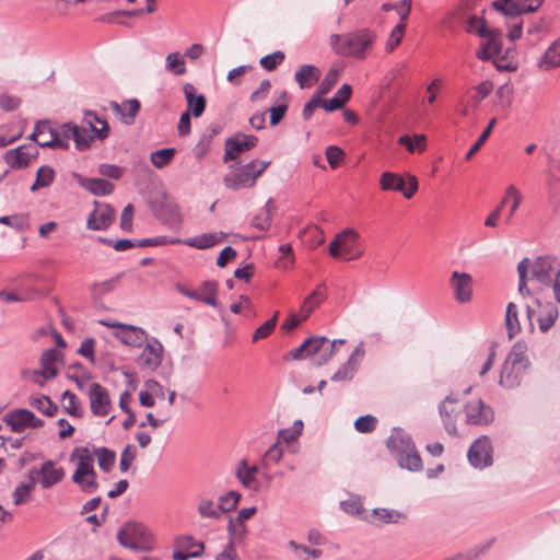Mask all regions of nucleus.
<instances>
[{
    "label": "nucleus",
    "mask_w": 560,
    "mask_h": 560,
    "mask_svg": "<svg viewBox=\"0 0 560 560\" xmlns=\"http://www.w3.org/2000/svg\"><path fill=\"white\" fill-rule=\"evenodd\" d=\"M555 259L549 256H539L534 261L524 258L518 262V292L523 296L530 294L527 287V281L537 283L535 289H540L541 285H549L552 281Z\"/></svg>",
    "instance_id": "obj_1"
},
{
    "label": "nucleus",
    "mask_w": 560,
    "mask_h": 560,
    "mask_svg": "<svg viewBox=\"0 0 560 560\" xmlns=\"http://www.w3.org/2000/svg\"><path fill=\"white\" fill-rule=\"evenodd\" d=\"M376 35L369 28H361L345 35L332 34L329 38L331 49L341 56L363 59L365 51L370 49Z\"/></svg>",
    "instance_id": "obj_2"
},
{
    "label": "nucleus",
    "mask_w": 560,
    "mask_h": 560,
    "mask_svg": "<svg viewBox=\"0 0 560 560\" xmlns=\"http://www.w3.org/2000/svg\"><path fill=\"white\" fill-rule=\"evenodd\" d=\"M388 447L395 452L399 467L409 471H418L422 468L421 457L407 433L395 430L388 440Z\"/></svg>",
    "instance_id": "obj_3"
},
{
    "label": "nucleus",
    "mask_w": 560,
    "mask_h": 560,
    "mask_svg": "<svg viewBox=\"0 0 560 560\" xmlns=\"http://www.w3.org/2000/svg\"><path fill=\"white\" fill-rule=\"evenodd\" d=\"M269 165L270 161L254 160L240 167H231V171L223 177V183L232 190L253 187Z\"/></svg>",
    "instance_id": "obj_4"
},
{
    "label": "nucleus",
    "mask_w": 560,
    "mask_h": 560,
    "mask_svg": "<svg viewBox=\"0 0 560 560\" xmlns=\"http://www.w3.org/2000/svg\"><path fill=\"white\" fill-rule=\"evenodd\" d=\"M527 366L528 361L523 351L514 347L502 366L499 380L500 385L506 388H513L520 385Z\"/></svg>",
    "instance_id": "obj_5"
},
{
    "label": "nucleus",
    "mask_w": 560,
    "mask_h": 560,
    "mask_svg": "<svg viewBox=\"0 0 560 560\" xmlns=\"http://www.w3.org/2000/svg\"><path fill=\"white\" fill-rule=\"evenodd\" d=\"M359 233L354 229H345L338 233L329 244V254L334 258L354 260L361 257L362 250L358 248Z\"/></svg>",
    "instance_id": "obj_6"
},
{
    "label": "nucleus",
    "mask_w": 560,
    "mask_h": 560,
    "mask_svg": "<svg viewBox=\"0 0 560 560\" xmlns=\"http://www.w3.org/2000/svg\"><path fill=\"white\" fill-rule=\"evenodd\" d=\"M119 544L128 549L136 551H147L150 549V533L139 523H127L117 533Z\"/></svg>",
    "instance_id": "obj_7"
},
{
    "label": "nucleus",
    "mask_w": 560,
    "mask_h": 560,
    "mask_svg": "<svg viewBox=\"0 0 560 560\" xmlns=\"http://www.w3.org/2000/svg\"><path fill=\"white\" fill-rule=\"evenodd\" d=\"M487 10L482 9L480 13H474L469 16L466 25V32L487 40L481 44L476 51V57L482 61L490 60V27L486 18Z\"/></svg>",
    "instance_id": "obj_8"
},
{
    "label": "nucleus",
    "mask_w": 560,
    "mask_h": 560,
    "mask_svg": "<svg viewBox=\"0 0 560 560\" xmlns=\"http://www.w3.org/2000/svg\"><path fill=\"white\" fill-rule=\"evenodd\" d=\"M544 0H514L510 7V15L512 22L509 24L508 37L514 42L522 36L523 21L520 16L524 13L536 12L542 4Z\"/></svg>",
    "instance_id": "obj_9"
},
{
    "label": "nucleus",
    "mask_w": 560,
    "mask_h": 560,
    "mask_svg": "<svg viewBox=\"0 0 560 560\" xmlns=\"http://www.w3.org/2000/svg\"><path fill=\"white\" fill-rule=\"evenodd\" d=\"M380 187L384 191H399L406 199H411L418 190V179L416 176L408 174L406 185L401 175L393 172H384L380 177Z\"/></svg>",
    "instance_id": "obj_10"
},
{
    "label": "nucleus",
    "mask_w": 560,
    "mask_h": 560,
    "mask_svg": "<svg viewBox=\"0 0 560 560\" xmlns=\"http://www.w3.org/2000/svg\"><path fill=\"white\" fill-rule=\"evenodd\" d=\"M100 324L108 328H114V336L126 346L141 347L147 339V332L138 326L109 319H101Z\"/></svg>",
    "instance_id": "obj_11"
},
{
    "label": "nucleus",
    "mask_w": 560,
    "mask_h": 560,
    "mask_svg": "<svg viewBox=\"0 0 560 560\" xmlns=\"http://www.w3.org/2000/svg\"><path fill=\"white\" fill-rule=\"evenodd\" d=\"M94 210L89 214L86 228L93 231H104L108 229L115 221L116 211L108 205L94 201Z\"/></svg>",
    "instance_id": "obj_12"
},
{
    "label": "nucleus",
    "mask_w": 560,
    "mask_h": 560,
    "mask_svg": "<svg viewBox=\"0 0 560 560\" xmlns=\"http://www.w3.org/2000/svg\"><path fill=\"white\" fill-rule=\"evenodd\" d=\"M448 282L456 302L465 304L472 300L474 279L469 273L453 271Z\"/></svg>",
    "instance_id": "obj_13"
},
{
    "label": "nucleus",
    "mask_w": 560,
    "mask_h": 560,
    "mask_svg": "<svg viewBox=\"0 0 560 560\" xmlns=\"http://www.w3.org/2000/svg\"><path fill=\"white\" fill-rule=\"evenodd\" d=\"M162 359L163 346L158 339L152 338L145 342L141 354L137 359V363L140 368L152 372L161 365Z\"/></svg>",
    "instance_id": "obj_14"
},
{
    "label": "nucleus",
    "mask_w": 560,
    "mask_h": 560,
    "mask_svg": "<svg viewBox=\"0 0 560 560\" xmlns=\"http://www.w3.org/2000/svg\"><path fill=\"white\" fill-rule=\"evenodd\" d=\"M70 462L77 464V468L72 475V482H80L81 476L93 475L94 455L85 446L75 447L70 455Z\"/></svg>",
    "instance_id": "obj_15"
},
{
    "label": "nucleus",
    "mask_w": 560,
    "mask_h": 560,
    "mask_svg": "<svg viewBox=\"0 0 560 560\" xmlns=\"http://www.w3.org/2000/svg\"><path fill=\"white\" fill-rule=\"evenodd\" d=\"M90 408L94 416L105 417L112 409L108 392L98 383H92L89 388Z\"/></svg>",
    "instance_id": "obj_16"
},
{
    "label": "nucleus",
    "mask_w": 560,
    "mask_h": 560,
    "mask_svg": "<svg viewBox=\"0 0 560 560\" xmlns=\"http://www.w3.org/2000/svg\"><path fill=\"white\" fill-rule=\"evenodd\" d=\"M469 464L478 469L490 465V439L482 435L477 439L469 447L467 453Z\"/></svg>",
    "instance_id": "obj_17"
},
{
    "label": "nucleus",
    "mask_w": 560,
    "mask_h": 560,
    "mask_svg": "<svg viewBox=\"0 0 560 560\" xmlns=\"http://www.w3.org/2000/svg\"><path fill=\"white\" fill-rule=\"evenodd\" d=\"M37 155L38 151L36 148L31 144H23L8 150L4 154V161L12 168H25Z\"/></svg>",
    "instance_id": "obj_18"
},
{
    "label": "nucleus",
    "mask_w": 560,
    "mask_h": 560,
    "mask_svg": "<svg viewBox=\"0 0 560 560\" xmlns=\"http://www.w3.org/2000/svg\"><path fill=\"white\" fill-rule=\"evenodd\" d=\"M257 142L258 138L256 136L244 133H238L226 139L224 162L235 160L240 153L254 148Z\"/></svg>",
    "instance_id": "obj_19"
},
{
    "label": "nucleus",
    "mask_w": 560,
    "mask_h": 560,
    "mask_svg": "<svg viewBox=\"0 0 560 560\" xmlns=\"http://www.w3.org/2000/svg\"><path fill=\"white\" fill-rule=\"evenodd\" d=\"M59 358V351L50 348L45 350L40 355V371H33L34 381L40 386L45 381L54 378L57 375L55 363Z\"/></svg>",
    "instance_id": "obj_20"
},
{
    "label": "nucleus",
    "mask_w": 560,
    "mask_h": 560,
    "mask_svg": "<svg viewBox=\"0 0 560 560\" xmlns=\"http://www.w3.org/2000/svg\"><path fill=\"white\" fill-rule=\"evenodd\" d=\"M176 288L183 295L189 299L201 301L212 307H215L218 305V283L215 281H205L201 284V290L203 294H197L196 290L189 289L182 284H177Z\"/></svg>",
    "instance_id": "obj_21"
},
{
    "label": "nucleus",
    "mask_w": 560,
    "mask_h": 560,
    "mask_svg": "<svg viewBox=\"0 0 560 560\" xmlns=\"http://www.w3.org/2000/svg\"><path fill=\"white\" fill-rule=\"evenodd\" d=\"M73 177L82 188L95 196H107L115 189L114 184L104 178H89L78 173H73Z\"/></svg>",
    "instance_id": "obj_22"
},
{
    "label": "nucleus",
    "mask_w": 560,
    "mask_h": 560,
    "mask_svg": "<svg viewBox=\"0 0 560 560\" xmlns=\"http://www.w3.org/2000/svg\"><path fill=\"white\" fill-rule=\"evenodd\" d=\"M183 92L187 103L186 113L194 115L196 118L200 117L206 109V96L203 94H197V90L191 83H185Z\"/></svg>",
    "instance_id": "obj_23"
},
{
    "label": "nucleus",
    "mask_w": 560,
    "mask_h": 560,
    "mask_svg": "<svg viewBox=\"0 0 560 560\" xmlns=\"http://www.w3.org/2000/svg\"><path fill=\"white\" fill-rule=\"evenodd\" d=\"M54 127L49 120L43 119L35 124L34 131L28 139L35 141L42 148L54 149Z\"/></svg>",
    "instance_id": "obj_24"
},
{
    "label": "nucleus",
    "mask_w": 560,
    "mask_h": 560,
    "mask_svg": "<svg viewBox=\"0 0 560 560\" xmlns=\"http://www.w3.org/2000/svg\"><path fill=\"white\" fill-rule=\"evenodd\" d=\"M34 419V413L27 409H15L3 417V421L15 433H21L30 428V421Z\"/></svg>",
    "instance_id": "obj_25"
},
{
    "label": "nucleus",
    "mask_w": 560,
    "mask_h": 560,
    "mask_svg": "<svg viewBox=\"0 0 560 560\" xmlns=\"http://www.w3.org/2000/svg\"><path fill=\"white\" fill-rule=\"evenodd\" d=\"M456 402L452 396H447L440 405V415L442 417L444 428L448 434L455 435L457 433L456 417L459 410L454 406Z\"/></svg>",
    "instance_id": "obj_26"
},
{
    "label": "nucleus",
    "mask_w": 560,
    "mask_h": 560,
    "mask_svg": "<svg viewBox=\"0 0 560 560\" xmlns=\"http://www.w3.org/2000/svg\"><path fill=\"white\" fill-rule=\"evenodd\" d=\"M521 200H522V197H521L518 190L514 186L508 187L505 196L501 200L500 206L495 210L492 211V228L495 226V220H497L500 211L504 207H509V214L506 217V223H508L511 220V218L513 217L516 209L518 208Z\"/></svg>",
    "instance_id": "obj_27"
},
{
    "label": "nucleus",
    "mask_w": 560,
    "mask_h": 560,
    "mask_svg": "<svg viewBox=\"0 0 560 560\" xmlns=\"http://www.w3.org/2000/svg\"><path fill=\"white\" fill-rule=\"evenodd\" d=\"M521 200H522V197H521L518 190L514 186L508 187L505 196L501 200L500 206L495 210L492 211V228L495 226V220H497L500 211L504 207H509V214L506 217V223H508L511 220V218L513 217L516 209L518 208Z\"/></svg>",
    "instance_id": "obj_28"
},
{
    "label": "nucleus",
    "mask_w": 560,
    "mask_h": 560,
    "mask_svg": "<svg viewBox=\"0 0 560 560\" xmlns=\"http://www.w3.org/2000/svg\"><path fill=\"white\" fill-rule=\"evenodd\" d=\"M328 340L325 337H311L306 339L301 346L291 350L289 357L292 360H301L306 357L315 354L320 350L322 345Z\"/></svg>",
    "instance_id": "obj_29"
},
{
    "label": "nucleus",
    "mask_w": 560,
    "mask_h": 560,
    "mask_svg": "<svg viewBox=\"0 0 560 560\" xmlns=\"http://www.w3.org/2000/svg\"><path fill=\"white\" fill-rule=\"evenodd\" d=\"M83 122L90 127V130L94 133L93 138L105 140L109 135V126L105 119H102L96 113L86 110L84 113Z\"/></svg>",
    "instance_id": "obj_30"
},
{
    "label": "nucleus",
    "mask_w": 560,
    "mask_h": 560,
    "mask_svg": "<svg viewBox=\"0 0 560 560\" xmlns=\"http://www.w3.org/2000/svg\"><path fill=\"white\" fill-rule=\"evenodd\" d=\"M39 474L42 475L40 483L45 489L58 483L65 476L63 469L61 467H55L51 460L43 464Z\"/></svg>",
    "instance_id": "obj_31"
},
{
    "label": "nucleus",
    "mask_w": 560,
    "mask_h": 560,
    "mask_svg": "<svg viewBox=\"0 0 560 560\" xmlns=\"http://www.w3.org/2000/svg\"><path fill=\"white\" fill-rule=\"evenodd\" d=\"M294 78L301 89L310 88L319 80L320 70L313 65H303L295 72Z\"/></svg>",
    "instance_id": "obj_32"
},
{
    "label": "nucleus",
    "mask_w": 560,
    "mask_h": 560,
    "mask_svg": "<svg viewBox=\"0 0 560 560\" xmlns=\"http://www.w3.org/2000/svg\"><path fill=\"white\" fill-rule=\"evenodd\" d=\"M74 135L75 125L72 122H67L58 128H54V149L67 150Z\"/></svg>",
    "instance_id": "obj_33"
},
{
    "label": "nucleus",
    "mask_w": 560,
    "mask_h": 560,
    "mask_svg": "<svg viewBox=\"0 0 560 560\" xmlns=\"http://www.w3.org/2000/svg\"><path fill=\"white\" fill-rule=\"evenodd\" d=\"M224 237H225V234L222 232L205 233V234L188 238L184 243L190 247H195L198 249H206V248H209V247L222 242L224 240Z\"/></svg>",
    "instance_id": "obj_34"
},
{
    "label": "nucleus",
    "mask_w": 560,
    "mask_h": 560,
    "mask_svg": "<svg viewBox=\"0 0 560 560\" xmlns=\"http://www.w3.org/2000/svg\"><path fill=\"white\" fill-rule=\"evenodd\" d=\"M538 67L544 71L560 67V37L545 51Z\"/></svg>",
    "instance_id": "obj_35"
},
{
    "label": "nucleus",
    "mask_w": 560,
    "mask_h": 560,
    "mask_svg": "<svg viewBox=\"0 0 560 560\" xmlns=\"http://www.w3.org/2000/svg\"><path fill=\"white\" fill-rule=\"evenodd\" d=\"M110 108L122 118H129L126 122H131L140 110V102L137 98H130L122 104L112 102Z\"/></svg>",
    "instance_id": "obj_36"
},
{
    "label": "nucleus",
    "mask_w": 560,
    "mask_h": 560,
    "mask_svg": "<svg viewBox=\"0 0 560 560\" xmlns=\"http://www.w3.org/2000/svg\"><path fill=\"white\" fill-rule=\"evenodd\" d=\"M466 420L470 424H481L485 420V405L481 399L470 401L465 407Z\"/></svg>",
    "instance_id": "obj_37"
},
{
    "label": "nucleus",
    "mask_w": 560,
    "mask_h": 560,
    "mask_svg": "<svg viewBox=\"0 0 560 560\" xmlns=\"http://www.w3.org/2000/svg\"><path fill=\"white\" fill-rule=\"evenodd\" d=\"M272 209H273V201H272V199H269L266 202L264 209L253 218L252 226H254L260 231L268 230L271 224Z\"/></svg>",
    "instance_id": "obj_38"
},
{
    "label": "nucleus",
    "mask_w": 560,
    "mask_h": 560,
    "mask_svg": "<svg viewBox=\"0 0 560 560\" xmlns=\"http://www.w3.org/2000/svg\"><path fill=\"white\" fill-rule=\"evenodd\" d=\"M55 179V171L48 165L40 166L36 173V179L31 186V191H36L40 188H46L52 184Z\"/></svg>",
    "instance_id": "obj_39"
},
{
    "label": "nucleus",
    "mask_w": 560,
    "mask_h": 560,
    "mask_svg": "<svg viewBox=\"0 0 560 560\" xmlns=\"http://www.w3.org/2000/svg\"><path fill=\"white\" fill-rule=\"evenodd\" d=\"M505 327L510 339L513 338L521 330L517 306L512 302L509 303L506 307Z\"/></svg>",
    "instance_id": "obj_40"
},
{
    "label": "nucleus",
    "mask_w": 560,
    "mask_h": 560,
    "mask_svg": "<svg viewBox=\"0 0 560 560\" xmlns=\"http://www.w3.org/2000/svg\"><path fill=\"white\" fill-rule=\"evenodd\" d=\"M500 32L492 28V65L499 70V71H512L516 69V65L512 61H504V60H494V56L500 54V45H499V36Z\"/></svg>",
    "instance_id": "obj_41"
},
{
    "label": "nucleus",
    "mask_w": 560,
    "mask_h": 560,
    "mask_svg": "<svg viewBox=\"0 0 560 560\" xmlns=\"http://www.w3.org/2000/svg\"><path fill=\"white\" fill-rule=\"evenodd\" d=\"M30 405L48 417H52L58 411V406L48 396L31 398Z\"/></svg>",
    "instance_id": "obj_42"
},
{
    "label": "nucleus",
    "mask_w": 560,
    "mask_h": 560,
    "mask_svg": "<svg viewBox=\"0 0 560 560\" xmlns=\"http://www.w3.org/2000/svg\"><path fill=\"white\" fill-rule=\"evenodd\" d=\"M288 545L294 551L295 557L300 560H308L310 558L318 559L323 555L320 549L310 548L305 545L298 544L294 540H290Z\"/></svg>",
    "instance_id": "obj_43"
},
{
    "label": "nucleus",
    "mask_w": 560,
    "mask_h": 560,
    "mask_svg": "<svg viewBox=\"0 0 560 560\" xmlns=\"http://www.w3.org/2000/svg\"><path fill=\"white\" fill-rule=\"evenodd\" d=\"M93 455L94 457L96 456L101 469L108 472L113 468L116 459L114 451L106 447H98L94 450Z\"/></svg>",
    "instance_id": "obj_44"
},
{
    "label": "nucleus",
    "mask_w": 560,
    "mask_h": 560,
    "mask_svg": "<svg viewBox=\"0 0 560 560\" xmlns=\"http://www.w3.org/2000/svg\"><path fill=\"white\" fill-rule=\"evenodd\" d=\"M35 485V480L32 477L27 481L20 483L13 492V503L15 505H21L27 502Z\"/></svg>",
    "instance_id": "obj_45"
},
{
    "label": "nucleus",
    "mask_w": 560,
    "mask_h": 560,
    "mask_svg": "<svg viewBox=\"0 0 560 560\" xmlns=\"http://www.w3.org/2000/svg\"><path fill=\"white\" fill-rule=\"evenodd\" d=\"M398 143L406 147L408 152L413 153L416 148L419 152H422L427 148V137L424 135H415L413 139L405 135L399 137Z\"/></svg>",
    "instance_id": "obj_46"
},
{
    "label": "nucleus",
    "mask_w": 560,
    "mask_h": 560,
    "mask_svg": "<svg viewBox=\"0 0 560 560\" xmlns=\"http://www.w3.org/2000/svg\"><path fill=\"white\" fill-rule=\"evenodd\" d=\"M175 153L176 151L174 148L161 149L152 152L150 160L156 168H163L173 161Z\"/></svg>",
    "instance_id": "obj_47"
},
{
    "label": "nucleus",
    "mask_w": 560,
    "mask_h": 560,
    "mask_svg": "<svg viewBox=\"0 0 560 560\" xmlns=\"http://www.w3.org/2000/svg\"><path fill=\"white\" fill-rule=\"evenodd\" d=\"M325 296L318 290L313 291L303 302L301 307L302 319H306L312 312L324 301Z\"/></svg>",
    "instance_id": "obj_48"
},
{
    "label": "nucleus",
    "mask_w": 560,
    "mask_h": 560,
    "mask_svg": "<svg viewBox=\"0 0 560 560\" xmlns=\"http://www.w3.org/2000/svg\"><path fill=\"white\" fill-rule=\"evenodd\" d=\"M61 401H62V406H63V409L66 410V412H68L69 415H71L73 417L82 416L83 411L80 406V402H79L77 396L72 392L66 390L62 394Z\"/></svg>",
    "instance_id": "obj_49"
},
{
    "label": "nucleus",
    "mask_w": 560,
    "mask_h": 560,
    "mask_svg": "<svg viewBox=\"0 0 560 560\" xmlns=\"http://www.w3.org/2000/svg\"><path fill=\"white\" fill-rule=\"evenodd\" d=\"M241 500V493L237 491H229L219 497V509L221 514L234 511Z\"/></svg>",
    "instance_id": "obj_50"
},
{
    "label": "nucleus",
    "mask_w": 560,
    "mask_h": 560,
    "mask_svg": "<svg viewBox=\"0 0 560 560\" xmlns=\"http://www.w3.org/2000/svg\"><path fill=\"white\" fill-rule=\"evenodd\" d=\"M279 311H276L273 316L260 325L253 334V342L265 339L271 335L278 323Z\"/></svg>",
    "instance_id": "obj_51"
},
{
    "label": "nucleus",
    "mask_w": 560,
    "mask_h": 560,
    "mask_svg": "<svg viewBox=\"0 0 560 560\" xmlns=\"http://www.w3.org/2000/svg\"><path fill=\"white\" fill-rule=\"evenodd\" d=\"M558 315L559 313L556 306L551 304L547 305V307L544 310V313L538 318L539 329L542 332L548 331L555 324Z\"/></svg>",
    "instance_id": "obj_52"
},
{
    "label": "nucleus",
    "mask_w": 560,
    "mask_h": 560,
    "mask_svg": "<svg viewBox=\"0 0 560 560\" xmlns=\"http://www.w3.org/2000/svg\"><path fill=\"white\" fill-rule=\"evenodd\" d=\"M236 478L245 488H254L257 481L256 477L248 471V464L246 459H242L235 470Z\"/></svg>",
    "instance_id": "obj_53"
},
{
    "label": "nucleus",
    "mask_w": 560,
    "mask_h": 560,
    "mask_svg": "<svg viewBox=\"0 0 560 560\" xmlns=\"http://www.w3.org/2000/svg\"><path fill=\"white\" fill-rule=\"evenodd\" d=\"M198 513L201 517L218 520L221 517L219 505L210 499H201L198 503Z\"/></svg>",
    "instance_id": "obj_54"
},
{
    "label": "nucleus",
    "mask_w": 560,
    "mask_h": 560,
    "mask_svg": "<svg viewBox=\"0 0 560 560\" xmlns=\"http://www.w3.org/2000/svg\"><path fill=\"white\" fill-rule=\"evenodd\" d=\"M373 517L380 523L393 524L398 523L401 518H404V514L396 510L374 509Z\"/></svg>",
    "instance_id": "obj_55"
},
{
    "label": "nucleus",
    "mask_w": 560,
    "mask_h": 560,
    "mask_svg": "<svg viewBox=\"0 0 560 560\" xmlns=\"http://www.w3.org/2000/svg\"><path fill=\"white\" fill-rule=\"evenodd\" d=\"M280 101H282L281 104L277 106H272L269 108L270 112V125L276 126L278 125L284 117L287 110H288V93L283 91L279 97Z\"/></svg>",
    "instance_id": "obj_56"
},
{
    "label": "nucleus",
    "mask_w": 560,
    "mask_h": 560,
    "mask_svg": "<svg viewBox=\"0 0 560 560\" xmlns=\"http://www.w3.org/2000/svg\"><path fill=\"white\" fill-rule=\"evenodd\" d=\"M246 526L244 523L237 522L235 518L230 517L228 524V533L230 536V541L233 545L237 541H242L246 536Z\"/></svg>",
    "instance_id": "obj_57"
},
{
    "label": "nucleus",
    "mask_w": 560,
    "mask_h": 560,
    "mask_svg": "<svg viewBox=\"0 0 560 560\" xmlns=\"http://www.w3.org/2000/svg\"><path fill=\"white\" fill-rule=\"evenodd\" d=\"M72 140L75 143V149L83 151L90 148L93 136L90 135L89 129L75 125V135L72 136Z\"/></svg>",
    "instance_id": "obj_58"
},
{
    "label": "nucleus",
    "mask_w": 560,
    "mask_h": 560,
    "mask_svg": "<svg viewBox=\"0 0 560 560\" xmlns=\"http://www.w3.org/2000/svg\"><path fill=\"white\" fill-rule=\"evenodd\" d=\"M166 68L176 75L186 72L185 60L178 52H171L166 56Z\"/></svg>",
    "instance_id": "obj_59"
},
{
    "label": "nucleus",
    "mask_w": 560,
    "mask_h": 560,
    "mask_svg": "<svg viewBox=\"0 0 560 560\" xmlns=\"http://www.w3.org/2000/svg\"><path fill=\"white\" fill-rule=\"evenodd\" d=\"M406 31V24L398 23L390 32L389 37L386 43V50L392 52L402 39V36Z\"/></svg>",
    "instance_id": "obj_60"
},
{
    "label": "nucleus",
    "mask_w": 560,
    "mask_h": 560,
    "mask_svg": "<svg viewBox=\"0 0 560 560\" xmlns=\"http://www.w3.org/2000/svg\"><path fill=\"white\" fill-rule=\"evenodd\" d=\"M377 420L374 416L366 415L359 417L354 422V428L360 433H370L375 430Z\"/></svg>",
    "instance_id": "obj_61"
},
{
    "label": "nucleus",
    "mask_w": 560,
    "mask_h": 560,
    "mask_svg": "<svg viewBox=\"0 0 560 560\" xmlns=\"http://www.w3.org/2000/svg\"><path fill=\"white\" fill-rule=\"evenodd\" d=\"M340 77V70L337 68H331L326 73L324 80L319 85V94H326L329 90L337 83Z\"/></svg>",
    "instance_id": "obj_62"
},
{
    "label": "nucleus",
    "mask_w": 560,
    "mask_h": 560,
    "mask_svg": "<svg viewBox=\"0 0 560 560\" xmlns=\"http://www.w3.org/2000/svg\"><path fill=\"white\" fill-rule=\"evenodd\" d=\"M85 493H94L98 488L97 474L93 471V475L81 476L80 482H74Z\"/></svg>",
    "instance_id": "obj_63"
},
{
    "label": "nucleus",
    "mask_w": 560,
    "mask_h": 560,
    "mask_svg": "<svg viewBox=\"0 0 560 560\" xmlns=\"http://www.w3.org/2000/svg\"><path fill=\"white\" fill-rule=\"evenodd\" d=\"M284 60V54L282 51H276L273 54L267 55L262 57L259 61L260 66L268 70L272 71L275 70L278 65H280Z\"/></svg>",
    "instance_id": "obj_64"
}]
</instances>
